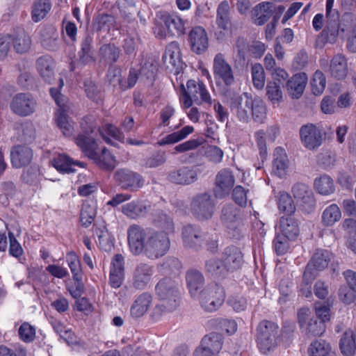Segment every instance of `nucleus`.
<instances>
[{
	"label": "nucleus",
	"instance_id": "1",
	"mask_svg": "<svg viewBox=\"0 0 356 356\" xmlns=\"http://www.w3.org/2000/svg\"><path fill=\"white\" fill-rule=\"evenodd\" d=\"M127 235L129 250L136 256L143 254L149 259H157L170 248V237L159 230L132 224L127 228Z\"/></svg>",
	"mask_w": 356,
	"mask_h": 356
},
{
	"label": "nucleus",
	"instance_id": "2",
	"mask_svg": "<svg viewBox=\"0 0 356 356\" xmlns=\"http://www.w3.org/2000/svg\"><path fill=\"white\" fill-rule=\"evenodd\" d=\"M76 143L84 154L93 160L101 169L111 171L115 168L114 156L106 147L102 148L101 152H99L98 145L91 137L79 135L76 138Z\"/></svg>",
	"mask_w": 356,
	"mask_h": 356
},
{
	"label": "nucleus",
	"instance_id": "3",
	"mask_svg": "<svg viewBox=\"0 0 356 356\" xmlns=\"http://www.w3.org/2000/svg\"><path fill=\"white\" fill-rule=\"evenodd\" d=\"M185 22L177 15L161 13L157 15L154 33L157 38H166L185 33Z\"/></svg>",
	"mask_w": 356,
	"mask_h": 356
},
{
	"label": "nucleus",
	"instance_id": "4",
	"mask_svg": "<svg viewBox=\"0 0 356 356\" xmlns=\"http://www.w3.org/2000/svg\"><path fill=\"white\" fill-rule=\"evenodd\" d=\"M187 88L183 84L181 85L180 101L185 108H190L193 102L200 104L202 102L211 104V98L202 82H196L194 80H189L186 83Z\"/></svg>",
	"mask_w": 356,
	"mask_h": 356
},
{
	"label": "nucleus",
	"instance_id": "5",
	"mask_svg": "<svg viewBox=\"0 0 356 356\" xmlns=\"http://www.w3.org/2000/svg\"><path fill=\"white\" fill-rule=\"evenodd\" d=\"M257 343L261 351L267 354L277 346L278 326L269 321L259 323L257 328Z\"/></svg>",
	"mask_w": 356,
	"mask_h": 356
},
{
	"label": "nucleus",
	"instance_id": "6",
	"mask_svg": "<svg viewBox=\"0 0 356 356\" xmlns=\"http://www.w3.org/2000/svg\"><path fill=\"white\" fill-rule=\"evenodd\" d=\"M225 298L223 288L217 284H212L202 289L195 299H198L201 307L206 312H213L222 306Z\"/></svg>",
	"mask_w": 356,
	"mask_h": 356
},
{
	"label": "nucleus",
	"instance_id": "7",
	"mask_svg": "<svg viewBox=\"0 0 356 356\" xmlns=\"http://www.w3.org/2000/svg\"><path fill=\"white\" fill-rule=\"evenodd\" d=\"M179 286L175 280L165 277L156 285V294L161 300L168 303L169 309H176L180 302Z\"/></svg>",
	"mask_w": 356,
	"mask_h": 356
},
{
	"label": "nucleus",
	"instance_id": "8",
	"mask_svg": "<svg viewBox=\"0 0 356 356\" xmlns=\"http://www.w3.org/2000/svg\"><path fill=\"white\" fill-rule=\"evenodd\" d=\"M215 204L209 193L196 194L191 200V210L193 216L199 220L211 218L213 214Z\"/></svg>",
	"mask_w": 356,
	"mask_h": 356
},
{
	"label": "nucleus",
	"instance_id": "9",
	"mask_svg": "<svg viewBox=\"0 0 356 356\" xmlns=\"http://www.w3.org/2000/svg\"><path fill=\"white\" fill-rule=\"evenodd\" d=\"M334 0H327L326 17L327 25L323 33L326 34L327 40L334 43L339 37L343 35L346 31H342V20L339 22V14L337 10H332Z\"/></svg>",
	"mask_w": 356,
	"mask_h": 356
},
{
	"label": "nucleus",
	"instance_id": "10",
	"mask_svg": "<svg viewBox=\"0 0 356 356\" xmlns=\"http://www.w3.org/2000/svg\"><path fill=\"white\" fill-rule=\"evenodd\" d=\"M213 73L217 83L229 87L235 82L234 70L222 53H218L213 61Z\"/></svg>",
	"mask_w": 356,
	"mask_h": 356
},
{
	"label": "nucleus",
	"instance_id": "11",
	"mask_svg": "<svg viewBox=\"0 0 356 356\" xmlns=\"http://www.w3.org/2000/svg\"><path fill=\"white\" fill-rule=\"evenodd\" d=\"M114 178L121 188L131 192L138 191L145 184V179L140 174L128 168L116 170Z\"/></svg>",
	"mask_w": 356,
	"mask_h": 356
},
{
	"label": "nucleus",
	"instance_id": "12",
	"mask_svg": "<svg viewBox=\"0 0 356 356\" xmlns=\"http://www.w3.org/2000/svg\"><path fill=\"white\" fill-rule=\"evenodd\" d=\"M37 102L29 93H18L10 102V108L13 113L20 117H26L33 114L36 108Z\"/></svg>",
	"mask_w": 356,
	"mask_h": 356
},
{
	"label": "nucleus",
	"instance_id": "13",
	"mask_svg": "<svg viewBox=\"0 0 356 356\" xmlns=\"http://www.w3.org/2000/svg\"><path fill=\"white\" fill-rule=\"evenodd\" d=\"M253 99L252 95L248 92L231 98L230 108L240 122L247 123L249 121Z\"/></svg>",
	"mask_w": 356,
	"mask_h": 356
},
{
	"label": "nucleus",
	"instance_id": "14",
	"mask_svg": "<svg viewBox=\"0 0 356 356\" xmlns=\"http://www.w3.org/2000/svg\"><path fill=\"white\" fill-rule=\"evenodd\" d=\"M235 184V177L227 168L220 170L215 177L213 193L217 198H223L229 195Z\"/></svg>",
	"mask_w": 356,
	"mask_h": 356
},
{
	"label": "nucleus",
	"instance_id": "15",
	"mask_svg": "<svg viewBox=\"0 0 356 356\" xmlns=\"http://www.w3.org/2000/svg\"><path fill=\"white\" fill-rule=\"evenodd\" d=\"M300 136L304 147L309 150L318 149L323 143L322 130L312 123L300 127Z\"/></svg>",
	"mask_w": 356,
	"mask_h": 356
},
{
	"label": "nucleus",
	"instance_id": "16",
	"mask_svg": "<svg viewBox=\"0 0 356 356\" xmlns=\"http://www.w3.org/2000/svg\"><path fill=\"white\" fill-rule=\"evenodd\" d=\"M199 173L200 170L196 166H182L170 171L168 180L177 185H190L197 180Z\"/></svg>",
	"mask_w": 356,
	"mask_h": 356
},
{
	"label": "nucleus",
	"instance_id": "17",
	"mask_svg": "<svg viewBox=\"0 0 356 356\" xmlns=\"http://www.w3.org/2000/svg\"><path fill=\"white\" fill-rule=\"evenodd\" d=\"M182 239L186 248L197 250L202 246L204 235L198 226L188 224L183 227Z\"/></svg>",
	"mask_w": 356,
	"mask_h": 356
},
{
	"label": "nucleus",
	"instance_id": "18",
	"mask_svg": "<svg viewBox=\"0 0 356 356\" xmlns=\"http://www.w3.org/2000/svg\"><path fill=\"white\" fill-rule=\"evenodd\" d=\"M13 167L19 168L29 165L33 159V150L27 145H17L10 149Z\"/></svg>",
	"mask_w": 356,
	"mask_h": 356
},
{
	"label": "nucleus",
	"instance_id": "19",
	"mask_svg": "<svg viewBox=\"0 0 356 356\" xmlns=\"http://www.w3.org/2000/svg\"><path fill=\"white\" fill-rule=\"evenodd\" d=\"M294 198L305 209H311L315 207L314 193L309 186L303 183H296L292 187Z\"/></svg>",
	"mask_w": 356,
	"mask_h": 356
},
{
	"label": "nucleus",
	"instance_id": "20",
	"mask_svg": "<svg viewBox=\"0 0 356 356\" xmlns=\"http://www.w3.org/2000/svg\"><path fill=\"white\" fill-rule=\"evenodd\" d=\"M342 31H346V47L351 53L356 52V16L351 13H346L342 16Z\"/></svg>",
	"mask_w": 356,
	"mask_h": 356
},
{
	"label": "nucleus",
	"instance_id": "21",
	"mask_svg": "<svg viewBox=\"0 0 356 356\" xmlns=\"http://www.w3.org/2000/svg\"><path fill=\"white\" fill-rule=\"evenodd\" d=\"M149 206L142 200H135L122 206V213L131 220L144 218L148 213Z\"/></svg>",
	"mask_w": 356,
	"mask_h": 356
},
{
	"label": "nucleus",
	"instance_id": "22",
	"mask_svg": "<svg viewBox=\"0 0 356 356\" xmlns=\"http://www.w3.org/2000/svg\"><path fill=\"white\" fill-rule=\"evenodd\" d=\"M222 259L227 270L238 269L244 261L241 249L234 245L228 246L224 250Z\"/></svg>",
	"mask_w": 356,
	"mask_h": 356
},
{
	"label": "nucleus",
	"instance_id": "23",
	"mask_svg": "<svg viewBox=\"0 0 356 356\" xmlns=\"http://www.w3.org/2000/svg\"><path fill=\"white\" fill-rule=\"evenodd\" d=\"M307 76L304 72L292 76L286 83L288 95L292 99H299L303 94L307 83Z\"/></svg>",
	"mask_w": 356,
	"mask_h": 356
},
{
	"label": "nucleus",
	"instance_id": "24",
	"mask_svg": "<svg viewBox=\"0 0 356 356\" xmlns=\"http://www.w3.org/2000/svg\"><path fill=\"white\" fill-rule=\"evenodd\" d=\"M189 42L192 50L197 54L204 53L208 48L209 41L207 34L204 29L200 26L193 28L188 35Z\"/></svg>",
	"mask_w": 356,
	"mask_h": 356
},
{
	"label": "nucleus",
	"instance_id": "25",
	"mask_svg": "<svg viewBox=\"0 0 356 356\" xmlns=\"http://www.w3.org/2000/svg\"><path fill=\"white\" fill-rule=\"evenodd\" d=\"M153 268L147 264H138L133 273V286L137 289H144L151 280Z\"/></svg>",
	"mask_w": 356,
	"mask_h": 356
},
{
	"label": "nucleus",
	"instance_id": "26",
	"mask_svg": "<svg viewBox=\"0 0 356 356\" xmlns=\"http://www.w3.org/2000/svg\"><path fill=\"white\" fill-rule=\"evenodd\" d=\"M92 44V37L87 35L81 41V49L78 52V65H86L95 61Z\"/></svg>",
	"mask_w": 356,
	"mask_h": 356
},
{
	"label": "nucleus",
	"instance_id": "27",
	"mask_svg": "<svg viewBox=\"0 0 356 356\" xmlns=\"http://www.w3.org/2000/svg\"><path fill=\"white\" fill-rule=\"evenodd\" d=\"M273 4L270 2H261L255 6L251 16L254 23L257 26L264 25L272 16Z\"/></svg>",
	"mask_w": 356,
	"mask_h": 356
},
{
	"label": "nucleus",
	"instance_id": "28",
	"mask_svg": "<svg viewBox=\"0 0 356 356\" xmlns=\"http://www.w3.org/2000/svg\"><path fill=\"white\" fill-rule=\"evenodd\" d=\"M278 228L280 234L291 241L295 240L300 233L298 222L291 216L281 217Z\"/></svg>",
	"mask_w": 356,
	"mask_h": 356
},
{
	"label": "nucleus",
	"instance_id": "29",
	"mask_svg": "<svg viewBox=\"0 0 356 356\" xmlns=\"http://www.w3.org/2000/svg\"><path fill=\"white\" fill-rule=\"evenodd\" d=\"M330 72L332 77L342 80L348 74V62L344 55L338 54L333 56L330 61Z\"/></svg>",
	"mask_w": 356,
	"mask_h": 356
},
{
	"label": "nucleus",
	"instance_id": "30",
	"mask_svg": "<svg viewBox=\"0 0 356 356\" xmlns=\"http://www.w3.org/2000/svg\"><path fill=\"white\" fill-rule=\"evenodd\" d=\"M222 346V337L219 334L213 332L205 336L201 342V351L205 356L209 353H219Z\"/></svg>",
	"mask_w": 356,
	"mask_h": 356
},
{
	"label": "nucleus",
	"instance_id": "31",
	"mask_svg": "<svg viewBox=\"0 0 356 356\" xmlns=\"http://www.w3.org/2000/svg\"><path fill=\"white\" fill-rule=\"evenodd\" d=\"M186 279L191 297L197 298L204 283L203 275L200 271L192 269L187 272Z\"/></svg>",
	"mask_w": 356,
	"mask_h": 356
},
{
	"label": "nucleus",
	"instance_id": "32",
	"mask_svg": "<svg viewBox=\"0 0 356 356\" xmlns=\"http://www.w3.org/2000/svg\"><path fill=\"white\" fill-rule=\"evenodd\" d=\"M152 297L147 292L141 293L134 302L131 307V316L134 318L142 317L149 309Z\"/></svg>",
	"mask_w": 356,
	"mask_h": 356
},
{
	"label": "nucleus",
	"instance_id": "33",
	"mask_svg": "<svg viewBox=\"0 0 356 356\" xmlns=\"http://www.w3.org/2000/svg\"><path fill=\"white\" fill-rule=\"evenodd\" d=\"M36 67L40 76L45 81L51 83L54 75L55 63L49 56H42L36 60Z\"/></svg>",
	"mask_w": 356,
	"mask_h": 356
},
{
	"label": "nucleus",
	"instance_id": "34",
	"mask_svg": "<svg viewBox=\"0 0 356 356\" xmlns=\"http://www.w3.org/2000/svg\"><path fill=\"white\" fill-rule=\"evenodd\" d=\"M273 171L276 175L282 178L286 176L289 166V159L285 150L280 147L275 148L274 152Z\"/></svg>",
	"mask_w": 356,
	"mask_h": 356
},
{
	"label": "nucleus",
	"instance_id": "35",
	"mask_svg": "<svg viewBox=\"0 0 356 356\" xmlns=\"http://www.w3.org/2000/svg\"><path fill=\"white\" fill-rule=\"evenodd\" d=\"M41 44L49 51H55L59 47L58 33L53 26H47L40 31Z\"/></svg>",
	"mask_w": 356,
	"mask_h": 356
},
{
	"label": "nucleus",
	"instance_id": "36",
	"mask_svg": "<svg viewBox=\"0 0 356 356\" xmlns=\"http://www.w3.org/2000/svg\"><path fill=\"white\" fill-rule=\"evenodd\" d=\"M11 42L15 52L21 54L28 52L32 44L31 37L24 30L11 35Z\"/></svg>",
	"mask_w": 356,
	"mask_h": 356
},
{
	"label": "nucleus",
	"instance_id": "37",
	"mask_svg": "<svg viewBox=\"0 0 356 356\" xmlns=\"http://www.w3.org/2000/svg\"><path fill=\"white\" fill-rule=\"evenodd\" d=\"M216 23L219 29L226 31L231 25L230 7L227 1H221L218 8Z\"/></svg>",
	"mask_w": 356,
	"mask_h": 356
},
{
	"label": "nucleus",
	"instance_id": "38",
	"mask_svg": "<svg viewBox=\"0 0 356 356\" xmlns=\"http://www.w3.org/2000/svg\"><path fill=\"white\" fill-rule=\"evenodd\" d=\"M315 191L323 195H329L335 191V185L332 178L323 174L316 177L314 181Z\"/></svg>",
	"mask_w": 356,
	"mask_h": 356
},
{
	"label": "nucleus",
	"instance_id": "39",
	"mask_svg": "<svg viewBox=\"0 0 356 356\" xmlns=\"http://www.w3.org/2000/svg\"><path fill=\"white\" fill-rule=\"evenodd\" d=\"M120 49L114 44H105L100 47L99 50V56L100 62L104 61L106 63L113 65L117 62L120 55Z\"/></svg>",
	"mask_w": 356,
	"mask_h": 356
},
{
	"label": "nucleus",
	"instance_id": "40",
	"mask_svg": "<svg viewBox=\"0 0 356 356\" xmlns=\"http://www.w3.org/2000/svg\"><path fill=\"white\" fill-rule=\"evenodd\" d=\"M165 64H170L174 67L178 68L181 65L180 49L178 42H172L165 49L163 56Z\"/></svg>",
	"mask_w": 356,
	"mask_h": 356
},
{
	"label": "nucleus",
	"instance_id": "41",
	"mask_svg": "<svg viewBox=\"0 0 356 356\" xmlns=\"http://www.w3.org/2000/svg\"><path fill=\"white\" fill-rule=\"evenodd\" d=\"M341 353L344 356H353L356 352L354 332L349 329L345 331L339 343Z\"/></svg>",
	"mask_w": 356,
	"mask_h": 356
},
{
	"label": "nucleus",
	"instance_id": "42",
	"mask_svg": "<svg viewBox=\"0 0 356 356\" xmlns=\"http://www.w3.org/2000/svg\"><path fill=\"white\" fill-rule=\"evenodd\" d=\"M94 27L98 32H109L111 29H118L115 17L111 15L99 14L95 19Z\"/></svg>",
	"mask_w": 356,
	"mask_h": 356
},
{
	"label": "nucleus",
	"instance_id": "43",
	"mask_svg": "<svg viewBox=\"0 0 356 356\" xmlns=\"http://www.w3.org/2000/svg\"><path fill=\"white\" fill-rule=\"evenodd\" d=\"M51 8L50 0H35L33 3L31 17L33 22H38L44 19Z\"/></svg>",
	"mask_w": 356,
	"mask_h": 356
},
{
	"label": "nucleus",
	"instance_id": "44",
	"mask_svg": "<svg viewBox=\"0 0 356 356\" xmlns=\"http://www.w3.org/2000/svg\"><path fill=\"white\" fill-rule=\"evenodd\" d=\"M220 219L225 226L243 220L241 210L232 204H226L222 207Z\"/></svg>",
	"mask_w": 356,
	"mask_h": 356
},
{
	"label": "nucleus",
	"instance_id": "45",
	"mask_svg": "<svg viewBox=\"0 0 356 356\" xmlns=\"http://www.w3.org/2000/svg\"><path fill=\"white\" fill-rule=\"evenodd\" d=\"M53 165L58 170L65 172H72L74 171L73 166L79 165L83 167V163L80 161H74L65 154H59L57 158L53 161Z\"/></svg>",
	"mask_w": 356,
	"mask_h": 356
},
{
	"label": "nucleus",
	"instance_id": "46",
	"mask_svg": "<svg viewBox=\"0 0 356 356\" xmlns=\"http://www.w3.org/2000/svg\"><path fill=\"white\" fill-rule=\"evenodd\" d=\"M332 254L328 250H317L309 263L316 270H322L328 266Z\"/></svg>",
	"mask_w": 356,
	"mask_h": 356
},
{
	"label": "nucleus",
	"instance_id": "47",
	"mask_svg": "<svg viewBox=\"0 0 356 356\" xmlns=\"http://www.w3.org/2000/svg\"><path fill=\"white\" fill-rule=\"evenodd\" d=\"M341 217V212L336 204L327 207L323 212L322 222L325 226H332L338 222Z\"/></svg>",
	"mask_w": 356,
	"mask_h": 356
},
{
	"label": "nucleus",
	"instance_id": "48",
	"mask_svg": "<svg viewBox=\"0 0 356 356\" xmlns=\"http://www.w3.org/2000/svg\"><path fill=\"white\" fill-rule=\"evenodd\" d=\"M99 131L106 143L113 145H115V144L112 143L108 136H111L119 141H122L124 139L123 134L116 127L112 124H106L102 128H99Z\"/></svg>",
	"mask_w": 356,
	"mask_h": 356
},
{
	"label": "nucleus",
	"instance_id": "49",
	"mask_svg": "<svg viewBox=\"0 0 356 356\" xmlns=\"http://www.w3.org/2000/svg\"><path fill=\"white\" fill-rule=\"evenodd\" d=\"M250 114L255 122L259 123L264 122L266 118V108L264 102L259 97L254 98Z\"/></svg>",
	"mask_w": 356,
	"mask_h": 356
},
{
	"label": "nucleus",
	"instance_id": "50",
	"mask_svg": "<svg viewBox=\"0 0 356 356\" xmlns=\"http://www.w3.org/2000/svg\"><path fill=\"white\" fill-rule=\"evenodd\" d=\"M330 351V343L321 339L312 342L308 348L309 356H327Z\"/></svg>",
	"mask_w": 356,
	"mask_h": 356
},
{
	"label": "nucleus",
	"instance_id": "51",
	"mask_svg": "<svg viewBox=\"0 0 356 356\" xmlns=\"http://www.w3.org/2000/svg\"><path fill=\"white\" fill-rule=\"evenodd\" d=\"M56 122L63 135L70 136L72 134L74 129L72 122L69 121L67 115L63 109L58 110L56 115Z\"/></svg>",
	"mask_w": 356,
	"mask_h": 356
},
{
	"label": "nucleus",
	"instance_id": "52",
	"mask_svg": "<svg viewBox=\"0 0 356 356\" xmlns=\"http://www.w3.org/2000/svg\"><path fill=\"white\" fill-rule=\"evenodd\" d=\"M96 216V207L88 202H85L81 209L80 222L84 227H88Z\"/></svg>",
	"mask_w": 356,
	"mask_h": 356
},
{
	"label": "nucleus",
	"instance_id": "53",
	"mask_svg": "<svg viewBox=\"0 0 356 356\" xmlns=\"http://www.w3.org/2000/svg\"><path fill=\"white\" fill-rule=\"evenodd\" d=\"M302 328L305 329L308 335L314 337L321 335L325 330L323 321L317 319L316 317L310 318Z\"/></svg>",
	"mask_w": 356,
	"mask_h": 356
},
{
	"label": "nucleus",
	"instance_id": "54",
	"mask_svg": "<svg viewBox=\"0 0 356 356\" xmlns=\"http://www.w3.org/2000/svg\"><path fill=\"white\" fill-rule=\"evenodd\" d=\"M278 208L280 211L291 215L296 211V207L291 195L286 192H280L278 199Z\"/></svg>",
	"mask_w": 356,
	"mask_h": 356
},
{
	"label": "nucleus",
	"instance_id": "55",
	"mask_svg": "<svg viewBox=\"0 0 356 356\" xmlns=\"http://www.w3.org/2000/svg\"><path fill=\"white\" fill-rule=\"evenodd\" d=\"M283 85L280 84L277 81H270L266 85V95L273 102H279L282 100Z\"/></svg>",
	"mask_w": 356,
	"mask_h": 356
},
{
	"label": "nucleus",
	"instance_id": "56",
	"mask_svg": "<svg viewBox=\"0 0 356 356\" xmlns=\"http://www.w3.org/2000/svg\"><path fill=\"white\" fill-rule=\"evenodd\" d=\"M252 83L254 88L261 90L265 85V73L263 66L255 63L251 67Z\"/></svg>",
	"mask_w": 356,
	"mask_h": 356
},
{
	"label": "nucleus",
	"instance_id": "57",
	"mask_svg": "<svg viewBox=\"0 0 356 356\" xmlns=\"http://www.w3.org/2000/svg\"><path fill=\"white\" fill-rule=\"evenodd\" d=\"M325 86L326 79L325 75L320 70L316 71L311 81V87L313 94L315 95L322 94L325 88Z\"/></svg>",
	"mask_w": 356,
	"mask_h": 356
},
{
	"label": "nucleus",
	"instance_id": "58",
	"mask_svg": "<svg viewBox=\"0 0 356 356\" xmlns=\"http://www.w3.org/2000/svg\"><path fill=\"white\" fill-rule=\"evenodd\" d=\"M205 268L208 273L216 276L224 275L227 271L224 263L216 258L207 260L205 264Z\"/></svg>",
	"mask_w": 356,
	"mask_h": 356
},
{
	"label": "nucleus",
	"instance_id": "59",
	"mask_svg": "<svg viewBox=\"0 0 356 356\" xmlns=\"http://www.w3.org/2000/svg\"><path fill=\"white\" fill-rule=\"evenodd\" d=\"M225 227L227 229V232L229 237L233 240H241L245 235L246 228L245 227L243 220L236 221L235 223L230 224Z\"/></svg>",
	"mask_w": 356,
	"mask_h": 356
},
{
	"label": "nucleus",
	"instance_id": "60",
	"mask_svg": "<svg viewBox=\"0 0 356 356\" xmlns=\"http://www.w3.org/2000/svg\"><path fill=\"white\" fill-rule=\"evenodd\" d=\"M121 72L120 68L111 65L108 70L107 78L110 83L114 87L118 86L122 90H125L126 86L122 81Z\"/></svg>",
	"mask_w": 356,
	"mask_h": 356
},
{
	"label": "nucleus",
	"instance_id": "61",
	"mask_svg": "<svg viewBox=\"0 0 356 356\" xmlns=\"http://www.w3.org/2000/svg\"><path fill=\"white\" fill-rule=\"evenodd\" d=\"M67 262L73 275V278L77 282L81 281L82 279L81 264L74 252H72L67 254Z\"/></svg>",
	"mask_w": 356,
	"mask_h": 356
},
{
	"label": "nucleus",
	"instance_id": "62",
	"mask_svg": "<svg viewBox=\"0 0 356 356\" xmlns=\"http://www.w3.org/2000/svg\"><path fill=\"white\" fill-rule=\"evenodd\" d=\"M158 226L163 230L162 232H165L169 235L175 232V225L173 220L169 216L165 213H160L158 215L157 219L155 220Z\"/></svg>",
	"mask_w": 356,
	"mask_h": 356
},
{
	"label": "nucleus",
	"instance_id": "63",
	"mask_svg": "<svg viewBox=\"0 0 356 356\" xmlns=\"http://www.w3.org/2000/svg\"><path fill=\"white\" fill-rule=\"evenodd\" d=\"M18 334L24 342H32L35 337V328L29 323L24 322L20 325Z\"/></svg>",
	"mask_w": 356,
	"mask_h": 356
},
{
	"label": "nucleus",
	"instance_id": "64",
	"mask_svg": "<svg viewBox=\"0 0 356 356\" xmlns=\"http://www.w3.org/2000/svg\"><path fill=\"white\" fill-rule=\"evenodd\" d=\"M335 161L334 155L330 152H322L317 155V163L324 169L332 168Z\"/></svg>",
	"mask_w": 356,
	"mask_h": 356
}]
</instances>
